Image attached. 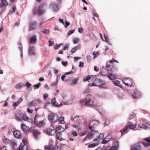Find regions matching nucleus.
<instances>
[{
    "label": "nucleus",
    "mask_w": 150,
    "mask_h": 150,
    "mask_svg": "<svg viewBox=\"0 0 150 150\" xmlns=\"http://www.w3.org/2000/svg\"><path fill=\"white\" fill-rule=\"evenodd\" d=\"M23 118L24 119V120H28L29 119V118L28 117H27L26 116H25V115H23Z\"/></svg>",
    "instance_id": "774afa93"
},
{
    "label": "nucleus",
    "mask_w": 150,
    "mask_h": 150,
    "mask_svg": "<svg viewBox=\"0 0 150 150\" xmlns=\"http://www.w3.org/2000/svg\"><path fill=\"white\" fill-rule=\"evenodd\" d=\"M110 63H109V62H108L106 63V67L108 71L111 70L112 69V65H110L109 64Z\"/></svg>",
    "instance_id": "473e14b6"
},
{
    "label": "nucleus",
    "mask_w": 150,
    "mask_h": 150,
    "mask_svg": "<svg viewBox=\"0 0 150 150\" xmlns=\"http://www.w3.org/2000/svg\"><path fill=\"white\" fill-rule=\"evenodd\" d=\"M119 143L118 141L114 142L112 147L110 149L107 150H117L119 146Z\"/></svg>",
    "instance_id": "2eb2a0df"
},
{
    "label": "nucleus",
    "mask_w": 150,
    "mask_h": 150,
    "mask_svg": "<svg viewBox=\"0 0 150 150\" xmlns=\"http://www.w3.org/2000/svg\"><path fill=\"white\" fill-rule=\"evenodd\" d=\"M56 130L58 131H64V128L60 126H58L56 128Z\"/></svg>",
    "instance_id": "f704fd0d"
},
{
    "label": "nucleus",
    "mask_w": 150,
    "mask_h": 150,
    "mask_svg": "<svg viewBox=\"0 0 150 150\" xmlns=\"http://www.w3.org/2000/svg\"><path fill=\"white\" fill-rule=\"evenodd\" d=\"M59 119V116L55 113H52L50 114L48 116V119L49 120L53 122L57 121Z\"/></svg>",
    "instance_id": "0eeeda50"
},
{
    "label": "nucleus",
    "mask_w": 150,
    "mask_h": 150,
    "mask_svg": "<svg viewBox=\"0 0 150 150\" xmlns=\"http://www.w3.org/2000/svg\"><path fill=\"white\" fill-rule=\"evenodd\" d=\"M99 144V141H97L96 143H94L88 145V147H89L93 148L94 147Z\"/></svg>",
    "instance_id": "2f4dec72"
},
{
    "label": "nucleus",
    "mask_w": 150,
    "mask_h": 150,
    "mask_svg": "<svg viewBox=\"0 0 150 150\" xmlns=\"http://www.w3.org/2000/svg\"><path fill=\"white\" fill-rule=\"evenodd\" d=\"M31 84L29 82H27L25 84V86H27L28 88H29L30 86H31Z\"/></svg>",
    "instance_id": "0e129e2a"
},
{
    "label": "nucleus",
    "mask_w": 150,
    "mask_h": 150,
    "mask_svg": "<svg viewBox=\"0 0 150 150\" xmlns=\"http://www.w3.org/2000/svg\"><path fill=\"white\" fill-rule=\"evenodd\" d=\"M81 47V45L79 44L76 47L73 48L71 50V52L72 53H75L77 50H79L80 49Z\"/></svg>",
    "instance_id": "b1692460"
},
{
    "label": "nucleus",
    "mask_w": 150,
    "mask_h": 150,
    "mask_svg": "<svg viewBox=\"0 0 150 150\" xmlns=\"http://www.w3.org/2000/svg\"><path fill=\"white\" fill-rule=\"evenodd\" d=\"M40 117V116L37 115H36L35 117L34 121V122L37 123L38 126L41 127L43 126L45 124V122L43 120L42 121H38V118Z\"/></svg>",
    "instance_id": "1a4fd4ad"
},
{
    "label": "nucleus",
    "mask_w": 150,
    "mask_h": 150,
    "mask_svg": "<svg viewBox=\"0 0 150 150\" xmlns=\"http://www.w3.org/2000/svg\"><path fill=\"white\" fill-rule=\"evenodd\" d=\"M59 121L61 123L64 124L65 123L64 121V118L63 117H60L59 119Z\"/></svg>",
    "instance_id": "a19ab883"
},
{
    "label": "nucleus",
    "mask_w": 150,
    "mask_h": 150,
    "mask_svg": "<svg viewBox=\"0 0 150 150\" xmlns=\"http://www.w3.org/2000/svg\"><path fill=\"white\" fill-rule=\"evenodd\" d=\"M45 33L48 34L49 32V30L48 29H45L42 31Z\"/></svg>",
    "instance_id": "69168bd1"
},
{
    "label": "nucleus",
    "mask_w": 150,
    "mask_h": 150,
    "mask_svg": "<svg viewBox=\"0 0 150 150\" xmlns=\"http://www.w3.org/2000/svg\"><path fill=\"white\" fill-rule=\"evenodd\" d=\"M80 103L81 105L91 106L96 105L97 101L94 96L89 94L86 96L85 102L83 100H81Z\"/></svg>",
    "instance_id": "f257e3e1"
},
{
    "label": "nucleus",
    "mask_w": 150,
    "mask_h": 150,
    "mask_svg": "<svg viewBox=\"0 0 150 150\" xmlns=\"http://www.w3.org/2000/svg\"><path fill=\"white\" fill-rule=\"evenodd\" d=\"M37 40L36 36L35 35H34L30 38L29 42L30 43H36Z\"/></svg>",
    "instance_id": "4be33fe9"
},
{
    "label": "nucleus",
    "mask_w": 150,
    "mask_h": 150,
    "mask_svg": "<svg viewBox=\"0 0 150 150\" xmlns=\"http://www.w3.org/2000/svg\"><path fill=\"white\" fill-rule=\"evenodd\" d=\"M79 79L78 78H77L74 79L71 82V84L74 85L76 84L79 80Z\"/></svg>",
    "instance_id": "58836bf2"
},
{
    "label": "nucleus",
    "mask_w": 150,
    "mask_h": 150,
    "mask_svg": "<svg viewBox=\"0 0 150 150\" xmlns=\"http://www.w3.org/2000/svg\"><path fill=\"white\" fill-rule=\"evenodd\" d=\"M108 62H109V63H112L114 62L118 63V62L117 60H115L114 59H113L112 60Z\"/></svg>",
    "instance_id": "6e6d98bb"
},
{
    "label": "nucleus",
    "mask_w": 150,
    "mask_h": 150,
    "mask_svg": "<svg viewBox=\"0 0 150 150\" xmlns=\"http://www.w3.org/2000/svg\"><path fill=\"white\" fill-rule=\"evenodd\" d=\"M57 81H56L54 82H53L51 84V86H55L57 85Z\"/></svg>",
    "instance_id": "5fc2aeb1"
},
{
    "label": "nucleus",
    "mask_w": 150,
    "mask_h": 150,
    "mask_svg": "<svg viewBox=\"0 0 150 150\" xmlns=\"http://www.w3.org/2000/svg\"><path fill=\"white\" fill-rule=\"evenodd\" d=\"M61 45V44L55 45L54 47V49L55 50L59 49Z\"/></svg>",
    "instance_id": "603ef678"
},
{
    "label": "nucleus",
    "mask_w": 150,
    "mask_h": 150,
    "mask_svg": "<svg viewBox=\"0 0 150 150\" xmlns=\"http://www.w3.org/2000/svg\"><path fill=\"white\" fill-rule=\"evenodd\" d=\"M71 120L73 121H75L76 120H77L79 119V117H71Z\"/></svg>",
    "instance_id": "864d4df0"
},
{
    "label": "nucleus",
    "mask_w": 150,
    "mask_h": 150,
    "mask_svg": "<svg viewBox=\"0 0 150 150\" xmlns=\"http://www.w3.org/2000/svg\"><path fill=\"white\" fill-rule=\"evenodd\" d=\"M40 86V84H35L34 86V89H36L38 88Z\"/></svg>",
    "instance_id": "052dcab7"
},
{
    "label": "nucleus",
    "mask_w": 150,
    "mask_h": 150,
    "mask_svg": "<svg viewBox=\"0 0 150 150\" xmlns=\"http://www.w3.org/2000/svg\"><path fill=\"white\" fill-rule=\"evenodd\" d=\"M28 54L30 55L35 54V48L33 46H30L28 50Z\"/></svg>",
    "instance_id": "ddd939ff"
},
{
    "label": "nucleus",
    "mask_w": 150,
    "mask_h": 150,
    "mask_svg": "<svg viewBox=\"0 0 150 150\" xmlns=\"http://www.w3.org/2000/svg\"><path fill=\"white\" fill-rule=\"evenodd\" d=\"M21 128L22 130L24 132H27L28 131H30V129L29 127L23 123L21 124Z\"/></svg>",
    "instance_id": "6ab92c4d"
},
{
    "label": "nucleus",
    "mask_w": 150,
    "mask_h": 150,
    "mask_svg": "<svg viewBox=\"0 0 150 150\" xmlns=\"http://www.w3.org/2000/svg\"><path fill=\"white\" fill-rule=\"evenodd\" d=\"M37 23L35 21H33L30 23L29 27V31L33 30L36 28L37 27Z\"/></svg>",
    "instance_id": "f8f14e48"
},
{
    "label": "nucleus",
    "mask_w": 150,
    "mask_h": 150,
    "mask_svg": "<svg viewBox=\"0 0 150 150\" xmlns=\"http://www.w3.org/2000/svg\"><path fill=\"white\" fill-rule=\"evenodd\" d=\"M49 46H51L53 45L54 44V41H51L50 40H49Z\"/></svg>",
    "instance_id": "4d7b16f0"
},
{
    "label": "nucleus",
    "mask_w": 150,
    "mask_h": 150,
    "mask_svg": "<svg viewBox=\"0 0 150 150\" xmlns=\"http://www.w3.org/2000/svg\"><path fill=\"white\" fill-rule=\"evenodd\" d=\"M74 30H70L69 31V32L67 33V35L68 36H69V35H70L71 34H72L75 31Z\"/></svg>",
    "instance_id": "49530a36"
},
{
    "label": "nucleus",
    "mask_w": 150,
    "mask_h": 150,
    "mask_svg": "<svg viewBox=\"0 0 150 150\" xmlns=\"http://www.w3.org/2000/svg\"><path fill=\"white\" fill-rule=\"evenodd\" d=\"M2 4H0V7L2 8L3 6H6L8 5V3L6 1V0H2Z\"/></svg>",
    "instance_id": "cd10ccee"
},
{
    "label": "nucleus",
    "mask_w": 150,
    "mask_h": 150,
    "mask_svg": "<svg viewBox=\"0 0 150 150\" xmlns=\"http://www.w3.org/2000/svg\"><path fill=\"white\" fill-rule=\"evenodd\" d=\"M62 134L60 132H59L56 135L57 138L59 140L61 141L63 140V138L62 137L61 135Z\"/></svg>",
    "instance_id": "c756f323"
},
{
    "label": "nucleus",
    "mask_w": 150,
    "mask_h": 150,
    "mask_svg": "<svg viewBox=\"0 0 150 150\" xmlns=\"http://www.w3.org/2000/svg\"><path fill=\"white\" fill-rule=\"evenodd\" d=\"M99 53L98 52H94L93 53V55L94 56L93 59H94L96 58L97 57V55H99Z\"/></svg>",
    "instance_id": "37998d69"
},
{
    "label": "nucleus",
    "mask_w": 150,
    "mask_h": 150,
    "mask_svg": "<svg viewBox=\"0 0 150 150\" xmlns=\"http://www.w3.org/2000/svg\"><path fill=\"white\" fill-rule=\"evenodd\" d=\"M79 41V39L77 38L74 39L73 41L74 44H76Z\"/></svg>",
    "instance_id": "09e8293b"
},
{
    "label": "nucleus",
    "mask_w": 150,
    "mask_h": 150,
    "mask_svg": "<svg viewBox=\"0 0 150 150\" xmlns=\"http://www.w3.org/2000/svg\"><path fill=\"white\" fill-rule=\"evenodd\" d=\"M18 45H19V48L21 52V55H22V52H23V47L22 45L21 44V43L20 42H19L18 43Z\"/></svg>",
    "instance_id": "ea45409f"
},
{
    "label": "nucleus",
    "mask_w": 150,
    "mask_h": 150,
    "mask_svg": "<svg viewBox=\"0 0 150 150\" xmlns=\"http://www.w3.org/2000/svg\"><path fill=\"white\" fill-rule=\"evenodd\" d=\"M25 87V84L23 83H20L17 85L15 88L16 89H20L21 88Z\"/></svg>",
    "instance_id": "bb28decb"
},
{
    "label": "nucleus",
    "mask_w": 150,
    "mask_h": 150,
    "mask_svg": "<svg viewBox=\"0 0 150 150\" xmlns=\"http://www.w3.org/2000/svg\"><path fill=\"white\" fill-rule=\"evenodd\" d=\"M16 7L15 6H13L12 8V10L11 11V13L14 12L15 11V10L16 9Z\"/></svg>",
    "instance_id": "e2e57ef3"
},
{
    "label": "nucleus",
    "mask_w": 150,
    "mask_h": 150,
    "mask_svg": "<svg viewBox=\"0 0 150 150\" xmlns=\"http://www.w3.org/2000/svg\"><path fill=\"white\" fill-rule=\"evenodd\" d=\"M92 76H88L84 77L83 79V80L84 81H88L89 80L91 79V77Z\"/></svg>",
    "instance_id": "c9c22d12"
},
{
    "label": "nucleus",
    "mask_w": 150,
    "mask_h": 150,
    "mask_svg": "<svg viewBox=\"0 0 150 150\" xmlns=\"http://www.w3.org/2000/svg\"><path fill=\"white\" fill-rule=\"evenodd\" d=\"M71 134L74 136H76L77 135V132L75 131H73L71 132Z\"/></svg>",
    "instance_id": "bf43d9fd"
},
{
    "label": "nucleus",
    "mask_w": 150,
    "mask_h": 150,
    "mask_svg": "<svg viewBox=\"0 0 150 150\" xmlns=\"http://www.w3.org/2000/svg\"><path fill=\"white\" fill-rule=\"evenodd\" d=\"M111 138L110 136H107L102 141V143L103 144H106L109 141Z\"/></svg>",
    "instance_id": "393cba45"
},
{
    "label": "nucleus",
    "mask_w": 150,
    "mask_h": 150,
    "mask_svg": "<svg viewBox=\"0 0 150 150\" xmlns=\"http://www.w3.org/2000/svg\"><path fill=\"white\" fill-rule=\"evenodd\" d=\"M103 35L105 40V41L107 43H108L110 45V44L109 43L110 42L108 36L107 35H105V33L103 34Z\"/></svg>",
    "instance_id": "e433bc0d"
},
{
    "label": "nucleus",
    "mask_w": 150,
    "mask_h": 150,
    "mask_svg": "<svg viewBox=\"0 0 150 150\" xmlns=\"http://www.w3.org/2000/svg\"><path fill=\"white\" fill-rule=\"evenodd\" d=\"M108 76L110 80H114L117 78V76L116 75L111 73L109 74Z\"/></svg>",
    "instance_id": "a878e982"
},
{
    "label": "nucleus",
    "mask_w": 150,
    "mask_h": 150,
    "mask_svg": "<svg viewBox=\"0 0 150 150\" xmlns=\"http://www.w3.org/2000/svg\"><path fill=\"white\" fill-rule=\"evenodd\" d=\"M38 9L36 7H35L33 10L32 13L33 15H35L36 13H37Z\"/></svg>",
    "instance_id": "a18cd8bd"
},
{
    "label": "nucleus",
    "mask_w": 150,
    "mask_h": 150,
    "mask_svg": "<svg viewBox=\"0 0 150 150\" xmlns=\"http://www.w3.org/2000/svg\"><path fill=\"white\" fill-rule=\"evenodd\" d=\"M123 82L125 85L130 86L132 85L133 81L129 78H127L123 79Z\"/></svg>",
    "instance_id": "9d476101"
},
{
    "label": "nucleus",
    "mask_w": 150,
    "mask_h": 150,
    "mask_svg": "<svg viewBox=\"0 0 150 150\" xmlns=\"http://www.w3.org/2000/svg\"><path fill=\"white\" fill-rule=\"evenodd\" d=\"M54 147L52 145H49L45 148V150H53Z\"/></svg>",
    "instance_id": "4c0bfd02"
},
{
    "label": "nucleus",
    "mask_w": 150,
    "mask_h": 150,
    "mask_svg": "<svg viewBox=\"0 0 150 150\" xmlns=\"http://www.w3.org/2000/svg\"><path fill=\"white\" fill-rule=\"evenodd\" d=\"M113 83L115 85L118 86L120 87L121 88L122 87V86L120 85V81L118 80L113 81Z\"/></svg>",
    "instance_id": "72a5a7b5"
},
{
    "label": "nucleus",
    "mask_w": 150,
    "mask_h": 150,
    "mask_svg": "<svg viewBox=\"0 0 150 150\" xmlns=\"http://www.w3.org/2000/svg\"><path fill=\"white\" fill-rule=\"evenodd\" d=\"M99 124V122L98 120H93L90 122L88 125V128L91 130H93Z\"/></svg>",
    "instance_id": "6e6552de"
},
{
    "label": "nucleus",
    "mask_w": 150,
    "mask_h": 150,
    "mask_svg": "<svg viewBox=\"0 0 150 150\" xmlns=\"http://www.w3.org/2000/svg\"><path fill=\"white\" fill-rule=\"evenodd\" d=\"M50 7L54 11H57L58 10L57 5L55 4H52L50 5Z\"/></svg>",
    "instance_id": "aec40b11"
},
{
    "label": "nucleus",
    "mask_w": 150,
    "mask_h": 150,
    "mask_svg": "<svg viewBox=\"0 0 150 150\" xmlns=\"http://www.w3.org/2000/svg\"><path fill=\"white\" fill-rule=\"evenodd\" d=\"M146 142H144L142 143L143 145L145 147L150 146V137L146 138L145 139Z\"/></svg>",
    "instance_id": "412c9836"
},
{
    "label": "nucleus",
    "mask_w": 150,
    "mask_h": 150,
    "mask_svg": "<svg viewBox=\"0 0 150 150\" xmlns=\"http://www.w3.org/2000/svg\"><path fill=\"white\" fill-rule=\"evenodd\" d=\"M86 59L88 62H90L91 61V57L90 55L86 56Z\"/></svg>",
    "instance_id": "c03bdc74"
},
{
    "label": "nucleus",
    "mask_w": 150,
    "mask_h": 150,
    "mask_svg": "<svg viewBox=\"0 0 150 150\" xmlns=\"http://www.w3.org/2000/svg\"><path fill=\"white\" fill-rule=\"evenodd\" d=\"M47 133L50 135H53L55 134L56 133L55 130L52 129L50 128H47L46 129Z\"/></svg>",
    "instance_id": "a211bd4d"
},
{
    "label": "nucleus",
    "mask_w": 150,
    "mask_h": 150,
    "mask_svg": "<svg viewBox=\"0 0 150 150\" xmlns=\"http://www.w3.org/2000/svg\"><path fill=\"white\" fill-rule=\"evenodd\" d=\"M73 127L76 128H78L79 129L81 128V127L77 125H73Z\"/></svg>",
    "instance_id": "680f3d73"
},
{
    "label": "nucleus",
    "mask_w": 150,
    "mask_h": 150,
    "mask_svg": "<svg viewBox=\"0 0 150 150\" xmlns=\"http://www.w3.org/2000/svg\"><path fill=\"white\" fill-rule=\"evenodd\" d=\"M10 142L11 143V144L13 146H14L16 145V142L15 141L13 140H10Z\"/></svg>",
    "instance_id": "de8ad7c7"
},
{
    "label": "nucleus",
    "mask_w": 150,
    "mask_h": 150,
    "mask_svg": "<svg viewBox=\"0 0 150 150\" xmlns=\"http://www.w3.org/2000/svg\"><path fill=\"white\" fill-rule=\"evenodd\" d=\"M13 134L15 137L16 138L20 139L21 137V133L18 131H14Z\"/></svg>",
    "instance_id": "f3484780"
},
{
    "label": "nucleus",
    "mask_w": 150,
    "mask_h": 150,
    "mask_svg": "<svg viewBox=\"0 0 150 150\" xmlns=\"http://www.w3.org/2000/svg\"><path fill=\"white\" fill-rule=\"evenodd\" d=\"M47 8V5L45 4L40 5L38 9L37 14L41 15L43 14Z\"/></svg>",
    "instance_id": "39448f33"
},
{
    "label": "nucleus",
    "mask_w": 150,
    "mask_h": 150,
    "mask_svg": "<svg viewBox=\"0 0 150 150\" xmlns=\"http://www.w3.org/2000/svg\"><path fill=\"white\" fill-rule=\"evenodd\" d=\"M37 100L34 99L31 102H30L28 103V106L30 107L34 106L37 104Z\"/></svg>",
    "instance_id": "5701e85b"
},
{
    "label": "nucleus",
    "mask_w": 150,
    "mask_h": 150,
    "mask_svg": "<svg viewBox=\"0 0 150 150\" xmlns=\"http://www.w3.org/2000/svg\"><path fill=\"white\" fill-rule=\"evenodd\" d=\"M27 111L28 113H31L33 112V110H30L29 108H28L27 109Z\"/></svg>",
    "instance_id": "338daca9"
},
{
    "label": "nucleus",
    "mask_w": 150,
    "mask_h": 150,
    "mask_svg": "<svg viewBox=\"0 0 150 150\" xmlns=\"http://www.w3.org/2000/svg\"><path fill=\"white\" fill-rule=\"evenodd\" d=\"M139 127L140 128H143L145 129H147L148 127L143 124H139Z\"/></svg>",
    "instance_id": "79ce46f5"
},
{
    "label": "nucleus",
    "mask_w": 150,
    "mask_h": 150,
    "mask_svg": "<svg viewBox=\"0 0 150 150\" xmlns=\"http://www.w3.org/2000/svg\"><path fill=\"white\" fill-rule=\"evenodd\" d=\"M69 44H67L65 45V46H64V47L63 48V49L64 50H67L69 47Z\"/></svg>",
    "instance_id": "3c124183"
},
{
    "label": "nucleus",
    "mask_w": 150,
    "mask_h": 150,
    "mask_svg": "<svg viewBox=\"0 0 150 150\" xmlns=\"http://www.w3.org/2000/svg\"><path fill=\"white\" fill-rule=\"evenodd\" d=\"M52 104V105L55 106H57L58 105V103L56 101V98L54 97L52 100H51Z\"/></svg>",
    "instance_id": "c85d7f7f"
},
{
    "label": "nucleus",
    "mask_w": 150,
    "mask_h": 150,
    "mask_svg": "<svg viewBox=\"0 0 150 150\" xmlns=\"http://www.w3.org/2000/svg\"><path fill=\"white\" fill-rule=\"evenodd\" d=\"M140 95L139 91L137 90H134V93L132 94V97L134 98H139Z\"/></svg>",
    "instance_id": "dca6fc26"
},
{
    "label": "nucleus",
    "mask_w": 150,
    "mask_h": 150,
    "mask_svg": "<svg viewBox=\"0 0 150 150\" xmlns=\"http://www.w3.org/2000/svg\"><path fill=\"white\" fill-rule=\"evenodd\" d=\"M87 136L89 139L94 138V141H99L103 139L104 135L103 133L99 134V133L96 131H92L88 133Z\"/></svg>",
    "instance_id": "f03ea898"
},
{
    "label": "nucleus",
    "mask_w": 150,
    "mask_h": 150,
    "mask_svg": "<svg viewBox=\"0 0 150 150\" xmlns=\"http://www.w3.org/2000/svg\"><path fill=\"white\" fill-rule=\"evenodd\" d=\"M2 140L4 142L6 143L10 141L8 139L5 138L4 137H3Z\"/></svg>",
    "instance_id": "8fccbe9b"
},
{
    "label": "nucleus",
    "mask_w": 150,
    "mask_h": 150,
    "mask_svg": "<svg viewBox=\"0 0 150 150\" xmlns=\"http://www.w3.org/2000/svg\"><path fill=\"white\" fill-rule=\"evenodd\" d=\"M62 96L63 99V101L62 103V105H69L71 104L73 101V98H69L65 94H62Z\"/></svg>",
    "instance_id": "20e7f679"
},
{
    "label": "nucleus",
    "mask_w": 150,
    "mask_h": 150,
    "mask_svg": "<svg viewBox=\"0 0 150 150\" xmlns=\"http://www.w3.org/2000/svg\"><path fill=\"white\" fill-rule=\"evenodd\" d=\"M136 127V125H132L131 122H129L126 124L125 126L120 131V132L121 133L122 135H123L125 133L127 132V131L128 128L130 129H133L135 128Z\"/></svg>",
    "instance_id": "7ed1b4c3"
},
{
    "label": "nucleus",
    "mask_w": 150,
    "mask_h": 150,
    "mask_svg": "<svg viewBox=\"0 0 150 150\" xmlns=\"http://www.w3.org/2000/svg\"><path fill=\"white\" fill-rule=\"evenodd\" d=\"M17 150H28V146L26 140H23V142L21 144Z\"/></svg>",
    "instance_id": "423d86ee"
},
{
    "label": "nucleus",
    "mask_w": 150,
    "mask_h": 150,
    "mask_svg": "<svg viewBox=\"0 0 150 150\" xmlns=\"http://www.w3.org/2000/svg\"><path fill=\"white\" fill-rule=\"evenodd\" d=\"M70 25V23L67 22V21H65L64 26L65 27H67V26L69 25Z\"/></svg>",
    "instance_id": "13d9d810"
},
{
    "label": "nucleus",
    "mask_w": 150,
    "mask_h": 150,
    "mask_svg": "<svg viewBox=\"0 0 150 150\" xmlns=\"http://www.w3.org/2000/svg\"><path fill=\"white\" fill-rule=\"evenodd\" d=\"M30 132H33V135L35 138H37V136L40 134V133L37 130L34 129L33 128L31 127L30 129Z\"/></svg>",
    "instance_id": "4468645a"
},
{
    "label": "nucleus",
    "mask_w": 150,
    "mask_h": 150,
    "mask_svg": "<svg viewBox=\"0 0 150 150\" xmlns=\"http://www.w3.org/2000/svg\"><path fill=\"white\" fill-rule=\"evenodd\" d=\"M141 145H139L132 148V150H141Z\"/></svg>",
    "instance_id": "7c9ffc66"
},
{
    "label": "nucleus",
    "mask_w": 150,
    "mask_h": 150,
    "mask_svg": "<svg viewBox=\"0 0 150 150\" xmlns=\"http://www.w3.org/2000/svg\"><path fill=\"white\" fill-rule=\"evenodd\" d=\"M23 116V114L20 111H17L15 113V116L18 120H22Z\"/></svg>",
    "instance_id": "9b49d317"
}]
</instances>
